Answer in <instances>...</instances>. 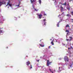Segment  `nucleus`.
<instances>
[{"instance_id":"21","label":"nucleus","mask_w":73,"mask_h":73,"mask_svg":"<svg viewBox=\"0 0 73 73\" xmlns=\"http://www.w3.org/2000/svg\"><path fill=\"white\" fill-rule=\"evenodd\" d=\"M71 22H72V23H73V19H71Z\"/></svg>"},{"instance_id":"46","label":"nucleus","mask_w":73,"mask_h":73,"mask_svg":"<svg viewBox=\"0 0 73 73\" xmlns=\"http://www.w3.org/2000/svg\"><path fill=\"white\" fill-rule=\"evenodd\" d=\"M61 21H62V20H61Z\"/></svg>"},{"instance_id":"44","label":"nucleus","mask_w":73,"mask_h":73,"mask_svg":"<svg viewBox=\"0 0 73 73\" xmlns=\"http://www.w3.org/2000/svg\"><path fill=\"white\" fill-rule=\"evenodd\" d=\"M42 40H40V41H41Z\"/></svg>"},{"instance_id":"14","label":"nucleus","mask_w":73,"mask_h":73,"mask_svg":"<svg viewBox=\"0 0 73 73\" xmlns=\"http://www.w3.org/2000/svg\"><path fill=\"white\" fill-rule=\"evenodd\" d=\"M40 45V46H41L42 47H44V45H42V44H39Z\"/></svg>"},{"instance_id":"15","label":"nucleus","mask_w":73,"mask_h":73,"mask_svg":"<svg viewBox=\"0 0 73 73\" xmlns=\"http://www.w3.org/2000/svg\"><path fill=\"white\" fill-rule=\"evenodd\" d=\"M66 32H67V33H69V31L68 30H66Z\"/></svg>"},{"instance_id":"39","label":"nucleus","mask_w":73,"mask_h":73,"mask_svg":"<svg viewBox=\"0 0 73 73\" xmlns=\"http://www.w3.org/2000/svg\"><path fill=\"white\" fill-rule=\"evenodd\" d=\"M51 72H52V73H53V71H52Z\"/></svg>"},{"instance_id":"43","label":"nucleus","mask_w":73,"mask_h":73,"mask_svg":"<svg viewBox=\"0 0 73 73\" xmlns=\"http://www.w3.org/2000/svg\"><path fill=\"white\" fill-rule=\"evenodd\" d=\"M7 48H8V47H7Z\"/></svg>"},{"instance_id":"25","label":"nucleus","mask_w":73,"mask_h":73,"mask_svg":"<svg viewBox=\"0 0 73 73\" xmlns=\"http://www.w3.org/2000/svg\"><path fill=\"white\" fill-rule=\"evenodd\" d=\"M46 22H44V25H46Z\"/></svg>"},{"instance_id":"35","label":"nucleus","mask_w":73,"mask_h":73,"mask_svg":"<svg viewBox=\"0 0 73 73\" xmlns=\"http://www.w3.org/2000/svg\"><path fill=\"white\" fill-rule=\"evenodd\" d=\"M37 61L38 62H39V60H37Z\"/></svg>"},{"instance_id":"48","label":"nucleus","mask_w":73,"mask_h":73,"mask_svg":"<svg viewBox=\"0 0 73 73\" xmlns=\"http://www.w3.org/2000/svg\"><path fill=\"white\" fill-rule=\"evenodd\" d=\"M35 1H36V0H35Z\"/></svg>"},{"instance_id":"28","label":"nucleus","mask_w":73,"mask_h":73,"mask_svg":"<svg viewBox=\"0 0 73 73\" xmlns=\"http://www.w3.org/2000/svg\"><path fill=\"white\" fill-rule=\"evenodd\" d=\"M44 16H46V14L45 13H44Z\"/></svg>"},{"instance_id":"12","label":"nucleus","mask_w":73,"mask_h":73,"mask_svg":"<svg viewBox=\"0 0 73 73\" xmlns=\"http://www.w3.org/2000/svg\"><path fill=\"white\" fill-rule=\"evenodd\" d=\"M9 1H8V2L7 3V5H6V7H7V6H8V5H9Z\"/></svg>"},{"instance_id":"27","label":"nucleus","mask_w":73,"mask_h":73,"mask_svg":"<svg viewBox=\"0 0 73 73\" xmlns=\"http://www.w3.org/2000/svg\"><path fill=\"white\" fill-rule=\"evenodd\" d=\"M71 13L72 15H73V12H71Z\"/></svg>"},{"instance_id":"3","label":"nucleus","mask_w":73,"mask_h":73,"mask_svg":"<svg viewBox=\"0 0 73 73\" xmlns=\"http://www.w3.org/2000/svg\"><path fill=\"white\" fill-rule=\"evenodd\" d=\"M38 16H39V18L40 19H41L42 16V15L41 14H40V15H38Z\"/></svg>"},{"instance_id":"13","label":"nucleus","mask_w":73,"mask_h":73,"mask_svg":"<svg viewBox=\"0 0 73 73\" xmlns=\"http://www.w3.org/2000/svg\"><path fill=\"white\" fill-rule=\"evenodd\" d=\"M51 44H52V45H54V43H53V41H52L51 42Z\"/></svg>"},{"instance_id":"37","label":"nucleus","mask_w":73,"mask_h":73,"mask_svg":"<svg viewBox=\"0 0 73 73\" xmlns=\"http://www.w3.org/2000/svg\"><path fill=\"white\" fill-rule=\"evenodd\" d=\"M69 33H67V35H68V34H69Z\"/></svg>"},{"instance_id":"40","label":"nucleus","mask_w":73,"mask_h":73,"mask_svg":"<svg viewBox=\"0 0 73 73\" xmlns=\"http://www.w3.org/2000/svg\"><path fill=\"white\" fill-rule=\"evenodd\" d=\"M50 41H51L52 40V39H50Z\"/></svg>"},{"instance_id":"1","label":"nucleus","mask_w":73,"mask_h":73,"mask_svg":"<svg viewBox=\"0 0 73 73\" xmlns=\"http://www.w3.org/2000/svg\"><path fill=\"white\" fill-rule=\"evenodd\" d=\"M52 62H49V60H47V66H49V65H50Z\"/></svg>"},{"instance_id":"7","label":"nucleus","mask_w":73,"mask_h":73,"mask_svg":"<svg viewBox=\"0 0 73 73\" xmlns=\"http://www.w3.org/2000/svg\"><path fill=\"white\" fill-rule=\"evenodd\" d=\"M9 5L11 7H12L11 5V1L10 0H9Z\"/></svg>"},{"instance_id":"5","label":"nucleus","mask_w":73,"mask_h":73,"mask_svg":"<svg viewBox=\"0 0 73 73\" xmlns=\"http://www.w3.org/2000/svg\"><path fill=\"white\" fill-rule=\"evenodd\" d=\"M60 10L62 11H63V9H64V8L62 7V6L60 5Z\"/></svg>"},{"instance_id":"45","label":"nucleus","mask_w":73,"mask_h":73,"mask_svg":"<svg viewBox=\"0 0 73 73\" xmlns=\"http://www.w3.org/2000/svg\"><path fill=\"white\" fill-rule=\"evenodd\" d=\"M1 35V33H0V35Z\"/></svg>"},{"instance_id":"33","label":"nucleus","mask_w":73,"mask_h":73,"mask_svg":"<svg viewBox=\"0 0 73 73\" xmlns=\"http://www.w3.org/2000/svg\"><path fill=\"white\" fill-rule=\"evenodd\" d=\"M70 49V48H68V50Z\"/></svg>"},{"instance_id":"42","label":"nucleus","mask_w":73,"mask_h":73,"mask_svg":"<svg viewBox=\"0 0 73 73\" xmlns=\"http://www.w3.org/2000/svg\"><path fill=\"white\" fill-rule=\"evenodd\" d=\"M26 57H28V56H27Z\"/></svg>"},{"instance_id":"16","label":"nucleus","mask_w":73,"mask_h":73,"mask_svg":"<svg viewBox=\"0 0 73 73\" xmlns=\"http://www.w3.org/2000/svg\"><path fill=\"white\" fill-rule=\"evenodd\" d=\"M39 2L40 4H41V0H39Z\"/></svg>"},{"instance_id":"32","label":"nucleus","mask_w":73,"mask_h":73,"mask_svg":"<svg viewBox=\"0 0 73 73\" xmlns=\"http://www.w3.org/2000/svg\"><path fill=\"white\" fill-rule=\"evenodd\" d=\"M66 41H68V40H69V39H66Z\"/></svg>"},{"instance_id":"41","label":"nucleus","mask_w":73,"mask_h":73,"mask_svg":"<svg viewBox=\"0 0 73 73\" xmlns=\"http://www.w3.org/2000/svg\"><path fill=\"white\" fill-rule=\"evenodd\" d=\"M70 67H71V68H72V66H70Z\"/></svg>"},{"instance_id":"19","label":"nucleus","mask_w":73,"mask_h":73,"mask_svg":"<svg viewBox=\"0 0 73 73\" xmlns=\"http://www.w3.org/2000/svg\"><path fill=\"white\" fill-rule=\"evenodd\" d=\"M0 33H3V31L2 30H0Z\"/></svg>"},{"instance_id":"34","label":"nucleus","mask_w":73,"mask_h":73,"mask_svg":"<svg viewBox=\"0 0 73 73\" xmlns=\"http://www.w3.org/2000/svg\"><path fill=\"white\" fill-rule=\"evenodd\" d=\"M49 70H50V72H52V71H51V69H49Z\"/></svg>"},{"instance_id":"24","label":"nucleus","mask_w":73,"mask_h":73,"mask_svg":"<svg viewBox=\"0 0 73 73\" xmlns=\"http://www.w3.org/2000/svg\"><path fill=\"white\" fill-rule=\"evenodd\" d=\"M69 38H70V39H72V37H70V36L69 37Z\"/></svg>"},{"instance_id":"49","label":"nucleus","mask_w":73,"mask_h":73,"mask_svg":"<svg viewBox=\"0 0 73 73\" xmlns=\"http://www.w3.org/2000/svg\"><path fill=\"white\" fill-rule=\"evenodd\" d=\"M63 13H64V12Z\"/></svg>"},{"instance_id":"31","label":"nucleus","mask_w":73,"mask_h":73,"mask_svg":"<svg viewBox=\"0 0 73 73\" xmlns=\"http://www.w3.org/2000/svg\"><path fill=\"white\" fill-rule=\"evenodd\" d=\"M50 46H49L48 47V49H50Z\"/></svg>"},{"instance_id":"23","label":"nucleus","mask_w":73,"mask_h":73,"mask_svg":"<svg viewBox=\"0 0 73 73\" xmlns=\"http://www.w3.org/2000/svg\"><path fill=\"white\" fill-rule=\"evenodd\" d=\"M67 16H68V17H69V16H70V15H69L68 14L67 15Z\"/></svg>"},{"instance_id":"47","label":"nucleus","mask_w":73,"mask_h":73,"mask_svg":"<svg viewBox=\"0 0 73 73\" xmlns=\"http://www.w3.org/2000/svg\"><path fill=\"white\" fill-rule=\"evenodd\" d=\"M70 40H71V39H70Z\"/></svg>"},{"instance_id":"2","label":"nucleus","mask_w":73,"mask_h":73,"mask_svg":"<svg viewBox=\"0 0 73 73\" xmlns=\"http://www.w3.org/2000/svg\"><path fill=\"white\" fill-rule=\"evenodd\" d=\"M64 61H65L66 62H68V60L69 59L68 58V57L67 56H65V57L64 58Z\"/></svg>"},{"instance_id":"4","label":"nucleus","mask_w":73,"mask_h":73,"mask_svg":"<svg viewBox=\"0 0 73 73\" xmlns=\"http://www.w3.org/2000/svg\"><path fill=\"white\" fill-rule=\"evenodd\" d=\"M27 63V65L28 66L30 64H31V62H29V61H28L27 62H26Z\"/></svg>"},{"instance_id":"8","label":"nucleus","mask_w":73,"mask_h":73,"mask_svg":"<svg viewBox=\"0 0 73 73\" xmlns=\"http://www.w3.org/2000/svg\"><path fill=\"white\" fill-rule=\"evenodd\" d=\"M30 1L31 2V4H33V3L35 2V0H33V1L32 0H30Z\"/></svg>"},{"instance_id":"22","label":"nucleus","mask_w":73,"mask_h":73,"mask_svg":"<svg viewBox=\"0 0 73 73\" xmlns=\"http://www.w3.org/2000/svg\"><path fill=\"white\" fill-rule=\"evenodd\" d=\"M19 4L18 5V6H19V5H20V4L21 3V2H20V1H19Z\"/></svg>"},{"instance_id":"38","label":"nucleus","mask_w":73,"mask_h":73,"mask_svg":"<svg viewBox=\"0 0 73 73\" xmlns=\"http://www.w3.org/2000/svg\"><path fill=\"white\" fill-rule=\"evenodd\" d=\"M59 16H60V15H59L58 16V17H59Z\"/></svg>"},{"instance_id":"9","label":"nucleus","mask_w":73,"mask_h":73,"mask_svg":"<svg viewBox=\"0 0 73 73\" xmlns=\"http://www.w3.org/2000/svg\"><path fill=\"white\" fill-rule=\"evenodd\" d=\"M60 22H61V21H59L58 22V23L57 24V26L58 27H59V23H60Z\"/></svg>"},{"instance_id":"30","label":"nucleus","mask_w":73,"mask_h":73,"mask_svg":"<svg viewBox=\"0 0 73 73\" xmlns=\"http://www.w3.org/2000/svg\"><path fill=\"white\" fill-rule=\"evenodd\" d=\"M46 21V19H44L43 20V21Z\"/></svg>"},{"instance_id":"36","label":"nucleus","mask_w":73,"mask_h":73,"mask_svg":"<svg viewBox=\"0 0 73 73\" xmlns=\"http://www.w3.org/2000/svg\"><path fill=\"white\" fill-rule=\"evenodd\" d=\"M60 67H59V70H60Z\"/></svg>"},{"instance_id":"17","label":"nucleus","mask_w":73,"mask_h":73,"mask_svg":"<svg viewBox=\"0 0 73 73\" xmlns=\"http://www.w3.org/2000/svg\"><path fill=\"white\" fill-rule=\"evenodd\" d=\"M66 27H70L69 25H67L66 26Z\"/></svg>"},{"instance_id":"11","label":"nucleus","mask_w":73,"mask_h":73,"mask_svg":"<svg viewBox=\"0 0 73 73\" xmlns=\"http://www.w3.org/2000/svg\"><path fill=\"white\" fill-rule=\"evenodd\" d=\"M63 5H65V6H66V2H65V3H63Z\"/></svg>"},{"instance_id":"20","label":"nucleus","mask_w":73,"mask_h":73,"mask_svg":"<svg viewBox=\"0 0 73 73\" xmlns=\"http://www.w3.org/2000/svg\"><path fill=\"white\" fill-rule=\"evenodd\" d=\"M35 11H36L37 12V11H38V9L37 10V9H35Z\"/></svg>"},{"instance_id":"10","label":"nucleus","mask_w":73,"mask_h":73,"mask_svg":"<svg viewBox=\"0 0 73 73\" xmlns=\"http://www.w3.org/2000/svg\"><path fill=\"white\" fill-rule=\"evenodd\" d=\"M67 9H68V10H70V7L69 6V7H67Z\"/></svg>"},{"instance_id":"6","label":"nucleus","mask_w":73,"mask_h":73,"mask_svg":"<svg viewBox=\"0 0 73 73\" xmlns=\"http://www.w3.org/2000/svg\"><path fill=\"white\" fill-rule=\"evenodd\" d=\"M3 4V2H1L0 1V7L2 5V4ZM0 11H1V10L0 9Z\"/></svg>"},{"instance_id":"29","label":"nucleus","mask_w":73,"mask_h":73,"mask_svg":"<svg viewBox=\"0 0 73 73\" xmlns=\"http://www.w3.org/2000/svg\"><path fill=\"white\" fill-rule=\"evenodd\" d=\"M67 5L69 6V7H70V6L69 5V3L68 4H67Z\"/></svg>"},{"instance_id":"18","label":"nucleus","mask_w":73,"mask_h":73,"mask_svg":"<svg viewBox=\"0 0 73 73\" xmlns=\"http://www.w3.org/2000/svg\"><path fill=\"white\" fill-rule=\"evenodd\" d=\"M30 69H32V65H31L30 66Z\"/></svg>"},{"instance_id":"26","label":"nucleus","mask_w":73,"mask_h":73,"mask_svg":"<svg viewBox=\"0 0 73 73\" xmlns=\"http://www.w3.org/2000/svg\"><path fill=\"white\" fill-rule=\"evenodd\" d=\"M60 4H61L62 5H63V4H62V3H60Z\"/></svg>"}]
</instances>
